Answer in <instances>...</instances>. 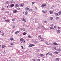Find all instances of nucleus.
Segmentation results:
<instances>
[{"label":"nucleus","instance_id":"f257e3e1","mask_svg":"<svg viewBox=\"0 0 61 61\" xmlns=\"http://www.w3.org/2000/svg\"><path fill=\"white\" fill-rule=\"evenodd\" d=\"M20 40L21 41V43H23V44H25V41L24 40V39L22 38H21L20 39Z\"/></svg>","mask_w":61,"mask_h":61},{"label":"nucleus","instance_id":"f03ea898","mask_svg":"<svg viewBox=\"0 0 61 61\" xmlns=\"http://www.w3.org/2000/svg\"><path fill=\"white\" fill-rule=\"evenodd\" d=\"M39 25L40 26H41V29H45V27H44L41 25L39 24Z\"/></svg>","mask_w":61,"mask_h":61},{"label":"nucleus","instance_id":"7ed1b4c3","mask_svg":"<svg viewBox=\"0 0 61 61\" xmlns=\"http://www.w3.org/2000/svg\"><path fill=\"white\" fill-rule=\"evenodd\" d=\"M29 8L28 7H27L25 8V10H26V11H29Z\"/></svg>","mask_w":61,"mask_h":61},{"label":"nucleus","instance_id":"20e7f679","mask_svg":"<svg viewBox=\"0 0 61 61\" xmlns=\"http://www.w3.org/2000/svg\"><path fill=\"white\" fill-rule=\"evenodd\" d=\"M47 54L49 55V56H53V54L50 52H48L47 53Z\"/></svg>","mask_w":61,"mask_h":61},{"label":"nucleus","instance_id":"39448f33","mask_svg":"<svg viewBox=\"0 0 61 61\" xmlns=\"http://www.w3.org/2000/svg\"><path fill=\"white\" fill-rule=\"evenodd\" d=\"M53 44H54V45L55 46H58V44L56 42H54L53 43Z\"/></svg>","mask_w":61,"mask_h":61},{"label":"nucleus","instance_id":"423d86ee","mask_svg":"<svg viewBox=\"0 0 61 61\" xmlns=\"http://www.w3.org/2000/svg\"><path fill=\"white\" fill-rule=\"evenodd\" d=\"M53 44H54V45L55 46H58V44L56 42H54L53 43Z\"/></svg>","mask_w":61,"mask_h":61},{"label":"nucleus","instance_id":"0eeeda50","mask_svg":"<svg viewBox=\"0 0 61 61\" xmlns=\"http://www.w3.org/2000/svg\"><path fill=\"white\" fill-rule=\"evenodd\" d=\"M45 6H46V4H42L41 5V7L42 8H44Z\"/></svg>","mask_w":61,"mask_h":61},{"label":"nucleus","instance_id":"6e6552de","mask_svg":"<svg viewBox=\"0 0 61 61\" xmlns=\"http://www.w3.org/2000/svg\"><path fill=\"white\" fill-rule=\"evenodd\" d=\"M19 6V5L17 4H16L15 5V8H17V7Z\"/></svg>","mask_w":61,"mask_h":61},{"label":"nucleus","instance_id":"1a4fd4ad","mask_svg":"<svg viewBox=\"0 0 61 61\" xmlns=\"http://www.w3.org/2000/svg\"><path fill=\"white\" fill-rule=\"evenodd\" d=\"M42 11L44 13H46L47 12V11L46 10H42Z\"/></svg>","mask_w":61,"mask_h":61},{"label":"nucleus","instance_id":"9d476101","mask_svg":"<svg viewBox=\"0 0 61 61\" xmlns=\"http://www.w3.org/2000/svg\"><path fill=\"white\" fill-rule=\"evenodd\" d=\"M18 12V11H17V10H13V12H14V13H17V12Z\"/></svg>","mask_w":61,"mask_h":61},{"label":"nucleus","instance_id":"9b49d317","mask_svg":"<svg viewBox=\"0 0 61 61\" xmlns=\"http://www.w3.org/2000/svg\"><path fill=\"white\" fill-rule=\"evenodd\" d=\"M33 44H30V45H29V47H32L33 46Z\"/></svg>","mask_w":61,"mask_h":61},{"label":"nucleus","instance_id":"f8f14e48","mask_svg":"<svg viewBox=\"0 0 61 61\" xmlns=\"http://www.w3.org/2000/svg\"><path fill=\"white\" fill-rule=\"evenodd\" d=\"M56 32L58 33H60V30H58L56 31Z\"/></svg>","mask_w":61,"mask_h":61},{"label":"nucleus","instance_id":"ddd939ff","mask_svg":"<svg viewBox=\"0 0 61 61\" xmlns=\"http://www.w3.org/2000/svg\"><path fill=\"white\" fill-rule=\"evenodd\" d=\"M49 12L50 13V14H51H51H52L53 13V12L52 11H50Z\"/></svg>","mask_w":61,"mask_h":61},{"label":"nucleus","instance_id":"4468645a","mask_svg":"<svg viewBox=\"0 0 61 61\" xmlns=\"http://www.w3.org/2000/svg\"><path fill=\"white\" fill-rule=\"evenodd\" d=\"M56 60H55V61H59V58H57L56 59Z\"/></svg>","mask_w":61,"mask_h":61},{"label":"nucleus","instance_id":"2eb2a0df","mask_svg":"<svg viewBox=\"0 0 61 61\" xmlns=\"http://www.w3.org/2000/svg\"><path fill=\"white\" fill-rule=\"evenodd\" d=\"M5 45H3L2 46V48H5Z\"/></svg>","mask_w":61,"mask_h":61},{"label":"nucleus","instance_id":"dca6fc26","mask_svg":"<svg viewBox=\"0 0 61 61\" xmlns=\"http://www.w3.org/2000/svg\"><path fill=\"white\" fill-rule=\"evenodd\" d=\"M27 14H28V12L26 11V12L25 13V15H27Z\"/></svg>","mask_w":61,"mask_h":61},{"label":"nucleus","instance_id":"f3484780","mask_svg":"<svg viewBox=\"0 0 61 61\" xmlns=\"http://www.w3.org/2000/svg\"><path fill=\"white\" fill-rule=\"evenodd\" d=\"M59 19V18L58 17H57L55 19L57 20H58Z\"/></svg>","mask_w":61,"mask_h":61},{"label":"nucleus","instance_id":"a211bd4d","mask_svg":"<svg viewBox=\"0 0 61 61\" xmlns=\"http://www.w3.org/2000/svg\"><path fill=\"white\" fill-rule=\"evenodd\" d=\"M19 32H20V31H16L15 32V34H18V33H19Z\"/></svg>","mask_w":61,"mask_h":61},{"label":"nucleus","instance_id":"6ab92c4d","mask_svg":"<svg viewBox=\"0 0 61 61\" xmlns=\"http://www.w3.org/2000/svg\"><path fill=\"white\" fill-rule=\"evenodd\" d=\"M24 6V4H21L20 5L21 6H22V7H23Z\"/></svg>","mask_w":61,"mask_h":61},{"label":"nucleus","instance_id":"aec40b11","mask_svg":"<svg viewBox=\"0 0 61 61\" xmlns=\"http://www.w3.org/2000/svg\"><path fill=\"white\" fill-rule=\"evenodd\" d=\"M53 17H51L50 18V20H53Z\"/></svg>","mask_w":61,"mask_h":61},{"label":"nucleus","instance_id":"412c9836","mask_svg":"<svg viewBox=\"0 0 61 61\" xmlns=\"http://www.w3.org/2000/svg\"><path fill=\"white\" fill-rule=\"evenodd\" d=\"M23 21H24V22H26L25 20V19L24 18H23L22 20Z\"/></svg>","mask_w":61,"mask_h":61},{"label":"nucleus","instance_id":"4be33fe9","mask_svg":"<svg viewBox=\"0 0 61 61\" xmlns=\"http://www.w3.org/2000/svg\"><path fill=\"white\" fill-rule=\"evenodd\" d=\"M55 15L56 16H59L58 13H56V14H55Z\"/></svg>","mask_w":61,"mask_h":61},{"label":"nucleus","instance_id":"5701e85b","mask_svg":"<svg viewBox=\"0 0 61 61\" xmlns=\"http://www.w3.org/2000/svg\"><path fill=\"white\" fill-rule=\"evenodd\" d=\"M10 40L11 41H12L13 40V38L12 37H11L10 39Z\"/></svg>","mask_w":61,"mask_h":61},{"label":"nucleus","instance_id":"b1692460","mask_svg":"<svg viewBox=\"0 0 61 61\" xmlns=\"http://www.w3.org/2000/svg\"><path fill=\"white\" fill-rule=\"evenodd\" d=\"M38 37L39 38H41V35H40L38 36Z\"/></svg>","mask_w":61,"mask_h":61},{"label":"nucleus","instance_id":"393cba45","mask_svg":"<svg viewBox=\"0 0 61 61\" xmlns=\"http://www.w3.org/2000/svg\"><path fill=\"white\" fill-rule=\"evenodd\" d=\"M49 27L51 29H54V28H53L52 27Z\"/></svg>","mask_w":61,"mask_h":61},{"label":"nucleus","instance_id":"a878e982","mask_svg":"<svg viewBox=\"0 0 61 61\" xmlns=\"http://www.w3.org/2000/svg\"><path fill=\"white\" fill-rule=\"evenodd\" d=\"M14 4H12L11 5V7H13V6H14Z\"/></svg>","mask_w":61,"mask_h":61},{"label":"nucleus","instance_id":"bb28decb","mask_svg":"<svg viewBox=\"0 0 61 61\" xmlns=\"http://www.w3.org/2000/svg\"><path fill=\"white\" fill-rule=\"evenodd\" d=\"M33 11V10L32 9H30V12H32V11Z\"/></svg>","mask_w":61,"mask_h":61},{"label":"nucleus","instance_id":"cd10ccee","mask_svg":"<svg viewBox=\"0 0 61 61\" xmlns=\"http://www.w3.org/2000/svg\"><path fill=\"white\" fill-rule=\"evenodd\" d=\"M54 53L55 54H58V53H59V52H54Z\"/></svg>","mask_w":61,"mask_h":61},{"label":"nucleus","instance_id":"c85d7f7f","mask_svg":"<svg viewBox=\"0 0 61 61\" xmlns=\"http://www.w3.org/2000/svg\"><path fill=\"white\" fill-rule=\"evenodd\" d=\"M40 55H41V56H44V55H43V54H40Z\"/></svg>","mask_w":61,"mask_h":61},{"label":"nucleus","instance_id":"c756f323","mask_svg":"<svg viewBox=\"0 0 61 61\" xmlns=\"http://www.w3.org/2000/svg\"><path fill=\"white\" fill-rule=\"evenodd\" d=\"M28 37H29V38H31V36L30 35H29V36H28Z\"/></svg>","mask_w":61,"mask_h":61},{"label":"nucleus","instance_id":"7c9ffc66","mask_svg":"<svg viewBox=\"0 0 61 61\" xmlns=\"http://www.w3.org/2000/svg\"><path fill=\"white\" fill-rule=\"evenodd\" d=\"M50 26H52L53 27L54 26V25L53 24H51L50 25Z\"/></svg>","mask_w":61,"mask_h":61},{"label":"nucleus","instance_id":"2f4dec72","mask_svg":"<svg viewBox=\"0 0 61 61\" xmlns=\"http://www.w3.org/2000/svg\"><path fill=\"white\" fill-rule=\"evenodd\" d=\"M59 15H60L61 14V11H60L58 12Z\"/></svg>","mask_w":61,"mask_h":61},{"label":"nucleus","instance_id":"473e14b6","mask_svg":"<svg viewBox=\"0 0 61 61\" xmlns=\"http://www.w3.org/2000/svg\"><path fill=\"white\" fill-rule=\"evenodd\" d=\"M35 3H36V2H32V5H34V4H35Z\"/></svg>","mask_w":61,"mask_h":61},{"label":"nucleus","instance_id":"72a5a7b5","mask_svg":"<svg viewBox=\"0 0 61 61\" xmlns=\"http://www.w3.org/2000/svg\"><path fill=\"white\" fill-rule=\"evenodd\" d=\"M35 43H37H37H38V42L37 41H35Z\"/></svg>","mask_w":61,"mask_h":61},{"label":"nucleus","instance_id":"f704fd0d","mask_svg":"<svg viewBox=\"0 0 61 61\" xmlns=\"http://www.w3.org/2000/svg\"><path fill=\"white\" fill-rule=\"evenodd\" d=\"M23 35H26V33L25 32H24L23 33Z\"/></svg>","mask_w":61,"mask_h":61},{"label":"nucleus","instance_id":"c9c22d12","mask_svg":"<svg viewBox=\"0 0 61 61\" xmlns=\"http://www.w3.org/2000/svg\"><path fill=\"white\" fill-rule=\"evenodd\" d=\"M41 41H44V39H43V38H41Z\"/></svg>","mask_w":61,"mask_h":61},{"label":"nucleus","instance_id":"e433bc0d","mask_svg":"<svg viewBox=\"0 0 61 61\" xmlns=\"http://www.w3.org/2000/svg\"><path fill=\"white\" fill-rule=\"evenodd\" d=\"M4 33H2L1 34V36H4Z\"/></svg>","mask_w":61,"mask_h":61},{"label":"nucleus","instance_id":"4c0bfd02","mask_svg":"<svg viewBox=\"0 0 61 61\" xmlns=\"http://www.w3.org/2000/svg\"><path fill=\"white\" fill-rule=\"evenodd\" d=\"M40 61V59H39L36 60V61Z\"/></svg>","mask_w":61,"mask_h":61},{"label":"nucleus","instance_id":"58836bf2","mask_svg":"<svg viewBox=\"0 0 61 61\" xmlns=\"http://www.w3.org/2000/svg\"><path fill=\"white\" fill-rule=\"evenodd\" d=\"M25 28H23L22 30H23V31H25Z\"/></svg>","mask_w":61,"mask_h":61},{"label":"nucleus","instance_id":"ea45409f","mask_svg":"<svg viewBox=\"0 0 61 61\" xmlns=\"http://www.w3.org/2000/svg\"><path fill=\"white\" fill-rule=\"evenodd\" d=\"M15 19H13L12 20V21L13 22H14V21H15Z\"/></svg>","mask_w":61,"mask_h":61},{"label":"nucleus","instance_id":"a19ab883","mask_svg":"<svg viewBox=\"0 0 61 61\" xmlns=\"http://www.w3.org/2000/svg\"><path fill=\"white\" fill-rule=\"evenodd\" d=\"M12 27H13V28H15V25H13L12 26Z\"/></svg>","mask_w":61,"mask_h":61},{"label":"nucleus","instance_id":"79ce46f5","mask_svg":"<svg viewBox=\"0 0 61 61\" xmlns=\"http://www.w3.org/2000/svg\"><path fill=\"white\" fill-rule=\"evenodd\" d=\"M9 21V20H7V22H8Z\"/></svg>","mask_w":61,"mask_h":61},{"label":"nucleus","instance_id":"37998d69","mask_svg":"<svg viewBox=\"0 0 61 61\" xmlns=\"http://www.w3.org/2000/svg\"><path fill=\"white\" fill-rule=\"evenodd\" d=\"M46 21H43L44 23H46Z\"/></svg>","mask_w":61,"mask_h":61},{"label":"nucleus","instance_id":"c03bdc74","mask_svg":"<svg viewBox=\"0 0 61 61\" xmlns=\"http://www.w3.org/2000/svg\"><path fill=\"white\" fill-rule=\"evenodd\" d=\"M17 9H18V10H20V8H17Z\"/></svg>","mask_w":61,"mask_h":61},{"label":"nucleus","instance_id":"a18cd8bd","mask_svg":"<svg viewBox=\"0 0 61 61\" xmlns=\"http://www.w3.org/2000/svg\"><path fill=\"white\" fill-rule=\"evenodd\" d=\"M13 44H14V43H12L11 44V45H13Z\"/></svg>","mask_w":61,"mask_h":61},{"label":"nucleus","instance_id":"49530a36","mask_svg":"<svg viewBox=\"0 0 61 61\" xmlns=\"http://www.w3.org/2000/svg\"><path fill=\"white\" fill-rule=\"evenodd\" d=\"M11 3H15V2H13V1L12 0V2H11Z\"/></svg>","mask_w":61,"mask_h":61},{"label":"nucleus","instance_id":"de8ad7c7","mask_svg":"<svg viewBox=\"0 0 61 61\" xmlns=\"http://www.w3.org/2000/svg\"><path fill=\"white\" fill-rule=\"evenodd\" d=\"M38 25L39 26H37V27H38V28H40V27H39V25Z\"/></svg>","mask_w":61,"mask_h":61},{"label":"nucleus","instance_id":"09e8293b","mask_svg":"<svg viewBox=\"0 0 61 61\" xmlns=\"http://www.w3.org/2000/svg\"><path fill=\"white\" fill-rule=\"evenodd\" d=\"M58 29H60V27H58Z\"/></svg>","mask_w":61,"mask_h":61},{"label":"nucleus","instance_id":"8fccbe9b","mask_svg":"<svg viewBox=\"0 0 61 61\" xmlns=\"http://www.w3.org/2000/svg\"><path fill=\"white\" fill-rule=\"evenodd\" d=\"M5 8H2V10H5Z\"/></svg>","mask_w":61,"mask_h":61},{"label":"nucleus","instance_id":"3c124183","mask_svg":"<svg viewBox=\"0 0 61 61\" xmlns=\"http://www.w3.org/2000/svg\"><path fill=\"white\" fill-rule=\"evenodd\" d=\"M6 2V4H8V1H7Z\"/></svg>","mask_w":61,"mask_h":61},{"label":"nucleus","instance_id":"603ef678","mask_svg":"<svg viewBox=\"0 0 61 61\" xmlns=\"http://www.w3.org/2000/svg\"><path fill=\"white\" fill-rule=\"evenodd\" d=\"M20 29H21V30H23V29H22V28H20Z\"/></svg>","mask_w":61,"mask_h":61},{"label":"nucleus","instance_id":"864d4df0","mask_svg":"<svg viewBox=\"0 0 61 61\" xmlns=\"http://www.w3.org/2000/svg\"><path fill=\"white\" fill-rule=\"evenodd\" d=\"M46 44L47 45H48V42H47V43H46Z\"/></svg>","mask_w":61,"mask_h":61},{"label":"nucleus","instance_id":"5fc2aeb1","mask_svg":"<svg viewBox=\"0 0 61 61\" xmlns=\"http://www.w3.org/2000/svg\"><path fill=\"white\" fill-rule=\"evenodd\" d=\"M56 26H54V28H56Z\"/></svg>","mask_w":61,"mask_h":61},{"label":"nucleus","instance_id":"6e6d98bb","mask_svg":"<svg viewBox=\"0 0 61 61\" xmlns=\"http://www.w3.org/2000/svg\"><path fill=\"white\" fill-rule=\"evenodd\" d=\"M8 6H9V5H8L6 7L7 8H8Z\"/></svg>","mask_w":61,"mask_h":61},{"label":"nucleus","instance_id":"4d7b16f0","mask_svg":"<svg viewBox=\"0 0 61 61\" xmlns=\"http://www.w3.org/2000/svg\"><path fill=\"white\" fill-rule=\"evenodd\" d=\"M5 22H7V20H5Z\"/></svg>","mask_w":61,"mask_h":61},{"label":"nucleus","instance_id":"13d9d810","mask_svg":"<svg viewBox=\"0 0 61 61\" xmlns=\"http://www.w3.org/2000/svg\"><path fill=\"white\" fill-rule=\"evenodd\" d=\"M3 19H5V18H3Z\"/></svg>","mask_w":61,"mask_h":61},{"label":"nucleus","instance_id":"bf43d9fd","mask_svg":"<svg viewBox=\"0 0 61 61\" xmlns=\"http://www.w3.org/2000/svg\"><path fill=\"white\" fill-rule=\"evenodd\" d=\"M24 13H25V12H23V14H24Z\"/></svg>","mask_w":61,"mask_h":61},{"label":"nucleus","instance_id":"052dcab7","mask_svg":"<svg viewBox=\"0 0 61 61\" xmlns=\"http://www.w3.org/2000/svg\"><path fill=\"white\" fill-rule=\"evenodd\" d=\"M54 14H55V15H56V12H54Z\"/></svg>","mask_w":61,"mask_h":61},{"label":"nucleus","instance_id":"680f3d73","mask_svg":"<svg viewBox=\"0 0 61 61\" xmlns=\"http://www.w3.org/2000/svg\"><path fill=\"white\" fill-rule=\"evenodd\" d=\"M35 45H33V46H35Z\"/></svg>","mask_w":61,"mask_h":61},{"label":"nucleus","instance_id":"e2e57ef3","mask_svg":"<svg viewBox=\"0 0 61 61\" xmlns=\"http://www.w3.org/2000/svg\"><path fill=\"white\" fill-rule=\"evenodd\" d=\"M46 55H47H47H48V54H46Z\"/></svg>","mask_w":61,"mask_h":61},{"label":"nucleus","instance_id":"0e129e2a","mask_svg":"<svg viewBox=\"0 0 61 61\" xmlns=\"http://www.w3.org/2000/svg\"><path fill=\"white\" fill-rule=\"evenodd\" d=\"M33 61H35V59H34Z\"/></svg>","mask_w":61,"mask_h":61},{"label":"nucleus","instance_id":"69168bd1","mask_svg":"<svg viewBox=\"0 0 61 61\" xmlns=\"http://www.w3.org/2000/svg\"><path fill=\"white\" fill-rule=\"evenodd\" d=\"M5 50H4V52H5Z\"/></svg>","mask_w":61,"mask_h":61},{"label":"nucleus","instance_id":"338daca9","mask_svg":"<svg viewBox=\"0 0 61 61\" xmlns=\"http://www.w3.org/2000/svg\"><path fill=\"white\" fill-rule=\"evenodd\" d=\"M37 50H38V49H37Z\"/></svg>","mask_w":61,"mask_h":61},{"label":"nucleus","instance_id":"774afa93","mask_svg":"<svg viewBox=\"0 0 61 61\" xmlns=\"http://www.w3.org/2000/svg\"><path fill=\"white\" fill-rule=\"evenodd\" d=\"M22 49H23V47H22Z\"/></svg>","mask_w":61,"mask_h":61}]
</instances>
